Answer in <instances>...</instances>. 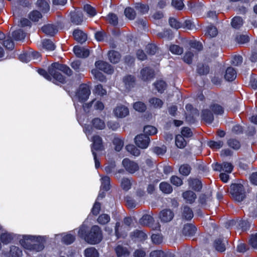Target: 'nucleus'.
Segmentation results:
<instances>
[{
  "mask_svg": "<svg viewBox=\"0 0 257 257\" xmlns=\"http://www.w3.org/2000/svg\"><path fill=\"white\" fill-rule=\"evenodd\" d=\"M122 165L125 171L131 174L136 173L140 169L139 165L137 162L128 158H125L122 160Z\"/></svg>",
  "mask_w": 257,
  "mask_h": 257,
  "instance_id": "nucleus-8",
  "label": "nucleus"
},
{
  "mask_svg": "<svg viewBox=\"0 0 257 257\" xmlns=\"http://www.w3.org/2000/svg\"><path fill=\"white\" fill-rule=\"evenodd\" d=\"M86 227L81 226L78 231L79 235L84 238L86 241L91 244H95L100 242L102 234L100 227L97 225L93 226L88 234L85 235Z\"/></svg>",
  "mask_w": 257,
  "mask_h": 257,
  "instance_id": "nucleus-3",
  "label": "nucleus"
},
{
  "mask_svg": "<svg viewBox=\"0 0 257 257\" xmlns=\"http://www.w3.org/2000/svg\"><path fill=\"white\" fill-rule=\"evenodd\" d=\"M123 82L127 89H130L134 86L135 83V78L131 75L125 77L123 79Z\"/></svg>",
  "mask_w": 257,
  "mask_h": 257,
  "instance_id": "nucleus-42",
  "label": "nucleus"
},
{
  "mask_svg": "<svg viewBox=\"0 0 257 257\" xmlns=\"http://www.w3.org/2000/svg\"><path fill=\"white\" fill-rule=\"evenodd\" d=\"M113 113L116 117L122 118L129 114V110L126 106L120 104L115 107Z\"/></svg>",
  "mask_w": 257,
  "mask_h": 257,
  "instance_id": "nucleus-13",
  "label": "nucleus"
},
{
  "mask_svg": "<svg viewBox=\"0 0 257 257\" xmlns=\"http://www.w3.org/2000/svg\"><path fill=\"white\" fill-rule=\"evenodd\" d=\"M183 216L184 218L188 220L191 219L193 218V212L189 207H184L183 210Z\"/></svg>",
  "mask_w": 257,
  "mask_h": 257,
  "instance_id": "nucleus-53",
  "label": "nucleus"
},
{
  "mask_svg": "<svg viewBox=\"0 0 257 257\" xmlns=\"http://www.w3.org/2000/svg\"><path fill=\"white\" fill-rule=\"evenodd\" d=\"M150 107L154 108H160L163 105V101L160 98L157 97H152L149 100Z\"/></svg>",
  "mask_w": 257,
  "mask_h": 257,
  "instance_id": "nucleus-25",
  "label": "nucleus"
},
{
  "mask_svg": "<svg viewBox=\"0 0 257 257\" xmlns=\"http://www.w3.org/2000/svg\"><path fill=\"white\" fill-rule=\"evenodd\" d=\"M73 37L75 40L80 43H83L87 40V35L82 31L79 29H76L73 33Z\"/></svg>",
  "mask_w": 257,
  "mask_h": 257,
  "instance_id": "nucleus-17",
  "label": "nucleus"
},
{
  "mask_svg": "<svg viewBox=\"0 0 257 257\" xmlns=\"http://www.w3.org/2000/svg\"><path fill=\"white\" fill-rule=\"evenodd\" d=\"M169 24L171 27L176 29L182 27V24L174 18H171L169 19Z\"/></svg>",
  "mask_w": 257,
  "mask_h": 257,
  "instance_id": "nucleus-63",
  "label": "nucleus"
},
{
  "mask_svg": "<svg viewBox=\"0 0 257 257\" xmlns=\"http://www.w3.org/2000/svg\"><path fill=\"white\" fill-rule=\"evenodd\" d=\"M230 194L233 199L236 201H242L245 197L243 185L240 183L232 184L230 186Z\"/></svg>",
  "mask_w": 257,
  "mask_h": 257,
  "instance_id": "nucleus-6",
  "label": "nucleus"
},
{
  "mask_svg": "<svg viewBox=\"0 0 257 257\" xmlns=\"http://www.w3.org/2000/svg\"><path fill=\"white\" fill-rule=\"evenodd\" d=\"M133 107L136 111L139 112H143L146 109V105L141 101L135 102L134 104Z\"/></svg>",
  "mask_w": 257,
  "mask_h": 257,
  "instance_id": "nucleus-57",
  "label": "nucleus"
},
{
  "mask_svg": "<svg viewBox=\"0 0 257 257\" xmlns=\"http://www.w3.org/2000/svg\"><path fill=\"white\" fill-rule=\"evenodd\" d=\"M243 24V19L240 17H234L231 21L232 27L235 29H239Z\"/></svg>",
  "mask_w": 257,
  "mask_h": 257,
  "instance_id": "nucleus-33",
  "label": "nucleus"
},
{
  "mask_svg": "<svg viewBox=\"0 0 257 257\" xmlns=\"http://www.w3.org/2000/svg\"><path fill=\"white\" fill-rule=\"evenodd\" d=\"M112 144L115 150L119 152L124 146V140L120 137H114L112 141Z\"/></svg>",
  "mask_w": 257,
  "mask_h": 257,
  "instance_id": "nucleus-22",
  "label": "nucleus"
},
{
  "mask_svg": "<svg viewBox=\"0 0 257 257\" xmlns=\"http://www.w3.org/2000/svg\"><path fill=\"white\" fill-rule=\"evenodd\" d=\"M183 198L189 203H193L196 198L195 194L191 191H186L183 194Z\"/></svg>",
  "mask_w": 257,
  "mask_h": 257,
  "instance_id": "nucleus-35",
  "label": "nucleus"
},
{
  "mask_svg": "<svg viewBox=\"0 0 257 257\" xmlns=\"http://www.w3.org/2000/svg\"><path fill=\"white\" fill-rule=\"evenodd\" d=\"M92 124L97 130H103L105 127V123L103 119L95 118L92 120Z\"/></svg>",
  "mask_w": 257,
  "mask_h": 257,
  "instance_id": "nucleus-28",
  "label": "nucleus"
},
{
  "mask_svg": "<svg viewBox=\"0 0 257 257\" xmlns=\"http://www.w3.org/2000/svg\"><path fill=\"white\" fill-rule=\"evenodd\" d=\"M25 36V34L21 30L15 31L12 34V37L16 41L22 40L24 39Z\"/></svg>",
  "mask_w": 257,
  "mask_h": 257,
  "instance_id": "nucleus-39",
  "label": "nucleus"
},
{
  "mask_svg": "<svg viewBox=\"0 0 257 257\" xmlns=\"http://www.w3.org/2000/svg\"><path fill=\"white\" fill-rule=\"evenodd\" d=\"M108 58L110 61L113 63L118 62L120 59V56L118 52L114 51H110L109 52Z\"/></svg>",
  "mask_w": 257,
  "mask_h": 257,
  "instance_id": "nucleus-31",
  "label": "nucleus"
},
{
  "mask_svg": "<svg viewBox=\"0 0 257 257\" xmlns=\"http://www.w3.org/2000/svg\"><path fill=\"white\" fill-rule=\"evenodd\" d=\"M56 237L57 238L62 237V241L66 244L72 243L75 240L74 236L71 234L63 233L57 235Z\"/></svg>",
  "mask_w": 257,
  "mask_h": 257,
  "instance_id": "nucleus-23",
  "label": "nucleus"
},
{
  "mask_svg": "<svg viewBox=\"0 0 257 257\" xmlns=\"http://www.w3.org/2000/svg\"><path fill=\"white\" fill-rule=\"evenodd\" d=\"M196 53V51L190 49L185 53L184 56V61L187 63H191L192 62V58Z\"/></svg>",
  "mask_w": 257,
  "mask_h": 257,
  "instance_id": "nucleus-34",
  "label": "nucleus"
},
{
  "mask_svg": "<svg viewBox=\"0 0 257 257\" xmlns=\"http://www.w3.org/2000/svg\"><path fill=\"white\" fill-rule=\"evenodd\" d=\"M223 142L220 140L217 141H210L208 142V146L213 149H219L223 146Z\"/></svg>",
  "mask_w": 257,
  "mask_h": 257,
  "instance_id": "nucleus-41",
  "label": "nucleus"
},
{
  "mask_svg": "<svg viewBox=\"0 0 257 257\" xmlns=\"http://www.w3.org/2000/svg\"><path fill=\"white\" fill-rule=\"evenodd\" d=\"M181 174L184 176H188L191 172V168L188 165H183L179 168Z\"/></svg>",
  "mask_w": 257,
  "mask_h": 257,
  "instance_id": "nucleus-60",
  "label": "nucleus"
},
{
  "mask_svg": "<svg viewBox=\"0 0 257 257\" xmlns=\"http://www.w3.org/2000/svg\"><path fill=\"white\" fill-rule=\"evenodd\" d=\"M29 18L33 22H37L42 18V15L38 11H33L29 14Z\"/></svg>",
  "mask_w": 257,
  "mask_h": 257,
  "instance_id": "nucleus-45",
  "label": "nucleus"
},
{
  "mask_svg": "<svg viewBox=\"0 0 257 257\" xmlns=\"http://www.w3.org/2000/svg\"><path fill=\"white\" fill-rule=\"evenodd\" d=\"M115 252L118 257H124L129 254L127 248L120 245H118L115 248Z\"/></svg>",
  "mask_w": 257,
  "mask_h": 257,
  "instance_id": "nucleus-32",
  "label": "nucleus"
},
{
  "mask_svg": "<svg viewBox=\"0 0 257 257\" xmlns=\"http://www.w3.org/2000/svg\"><path fill=\"white\" fill-rule=\"evenodd\" d=\"M1 231H2V232L0 235V239L4 244H7L10 243L16 237V234L3 230L2 226L0 225Z\"/></svg>",
  "mask_w": 257,
  "mask_h": 257,
  "instance_id": "nucleus-11",
  "label": "nucleus"
},
{
  "mask_svg": "<svg viewBox=\"0 0 257 257\" xmlns=\"http://www.w3.org/2000/svg\"><path fill=\"white\" fill-rule=\"evenodd\" d=\"M169 50L172 53L176 55H181L183 52V48L177 45H171Z\"/></svg>",
  "mask_w": 257,
  "mask_h": 257,
  "instance_id": "nucleus-49",
  "label": "nucleus"
},
{
  "mask_svg": "<svg viewBox=\"0 0 257 257\" xmlns=\"http://www.w3.org/2000/svg\"><path fill=\"white\" fill-rule=\"evenodd\" d=\"M154 76L153 71L149 68L146 67L141 71V77L144 81L148 80Z\"/></svg>",
  "mask_w": 257,
  "mask_h": 257,
  "instance_id": "nucleus-20",
  "label": "nucleus"
},
{
  "mask_svg": "<svg viewBox=\"0 0 257 257\" xmlns=\"http://www.w3.org/2000/svg\"><path fill=\"white\" fill-rule=\"evenodd\" d=\"M90 93V89L88 85L86 84L81 85L73 98L74 104L76 105L77 102L83 103L87 100Z\"/></svg>",
  "mask_w": 257,
  "mask_h": 257,
  "instance_id": "nucleus-7",
  "label": "nucleus"
},
{
  "mask_svg": "<svg viewBox=\"0 0 257 257\" xmlns=\"http://www.w3.org/2000/svg\"><path fill=\"white\" fill-rule=\"evenodd\" d=\"M71 21L75 25H80L83 22V15L82 12L79 10H76L70 13Z\"/></svg>",
  "mask_w": 257,
  "mask_h": 257,
  "instance_id": "nucleus-12",
  "label": "nucleus"
},
{
  "mask_svg": "<svg viewBox=\"0 0 257 257\" xmlns=\"http://www.w3.org/2000/svg\"><path fill=\"white\" fill-rule=\"evenodd\" d=\"M42 31L46 35L53 36L58 32L57 29L53 25L48 24L42 28Z\"/></svg>",
  "mask_w": 257,
  "mask_h": 257,
  "instance_id": "nucleus-24",
  "label": "nucleus"
},
{
  "mask_svg": "<svg viewBox=\"0 0 257 257\" xmlns=\"http://www.w3.org/2000/svg\"><path fill=\"white\" fill-rule=\"evenodd\" d=\"M150 141L149 137L143 134L138 135L135 138L136 145L142 149L148 148L150 144Z\"/></svg>",
  "mask_w": 257,
  "mask_h": 257,
  "instance_id": "nucleus-9",
  "label": "nucleus"
},
{
  "mask_svg": "<svg viewBox=\"0 0 257 257\" xmlns=\"http://www.w3.org/2000/svg\"><path fill=\"white\" fill-rule=\"evenodd\" d=\"M97 222L101 225H105L108 223L110 220V217L107 214H101L97 218Z\"/></svg>",
  "mask_w": 257,
  "mask_h": 257,
  "instance_id": "nucleus-37",
  "label": "nucleus"
},
{
  "mask_svg": "<svg viewBox=\"0 0 257 257\" xmlns=\"http://www.w3.org/2000/svg\"><path fill=\"white\" fill-rule=\"evenodd\" d=\"M158 92L162 93L166 88V84L164 81L160 80L154 84Z\"/></svg>",
  "mask_w": 257,
  "mask_h": 257,
  "instance_id": "nucleus-59",
  "label": "nucleus"
},
{
  "mask_svg": "<svg viewBox=\"0 0 257 257\" xmlns=\"http://www.w3.org/2000/svg\"><path fill=\"white\" fill-rule=\"evenodd\" d=\"M212 111L215 114H221L223 112L222 107L218 104L211 105L209 108L204 109L202 112L201 117L206 123H211L213 119L214 116Z\"/></svg>",
  "mask_w": 257,
  "mask_h": 257,
  "instance_id": "nucleus-5",
  "label": "nucleus"
},
{
  "mask_svg": "<svg viewBox=\"0 0 257 257\" xmlns=\"http://www.w3.org/2000/svg\"><path fill=\"white\" fill-rule=\"evenodd\" d=\"M96 68L104 71L108 74H111L113 72V69L111 66L105 62L103 61H97L95 63Z\"/></svg>",
  "mask_w": 257,
  "mask_h": 257,
  "instance_id": "nucleus-14",
  "label": "nucleus"
},
{
  "mask_svg": "<svg viewBox=\"0 0 257 257\" xmlns=\"http://www.w3.org/2000/svg\"><path fill=\"white\" fill-rule=\"evenodd\" d=\"M59 71L63 72L68 76L71 75L72 73V71L69 67L58 63L51 64L48 68L49 73L43 69H39L38 72L45 79L51 81L54 83L57 82L63 83L65 82V78Z\"/></svg>",
  "mask_w": 257,
  "mask_h": 257,
  "instance_id": "nucleus-1",
  "label": "nucleus"
},
{
  "mask_svg": "<svg viewBox=\"0 0 257 257\" xmlns=\"http://www.w3.org/2000/svg\"><path fill=\"white\" fill-rule=\"evenodd\" d=\"M154 219L150 214L144 215L140 220V222L141 224L148 225L155 229H159L160 226L158 224L155 227H153L152 223Z\"/></svg>",
  "mask_w": 257,
  "mask_h": 257,
  "instance_id": "nucleus-16",
  "label": "nucleus"
},
{
  "mask_svg": "<svg viewBox=\"0 0 257 257\" xmlns=\"http://www.w3.org/2000/svg\"><path fill=\"white\" fill-rule=\"evenodd\" d=\"M132 186L131 180L127 178H123L121 181V186L124 190H128Z\"/></svg>",
  "mask_w": 257,
  "mask_h": 257,
  "instance_id": "nucleus-48",
  "label": "nucleus"
},
{
  "mask_svg": "<svg viewBox=\"0 0 257 257\" xmlns=\"http://www.w3.org/2000/svg\"><path fill=\"white\" fill-rule=\"evenodd\" d=\"M227 144L229 147L234 150H237L240 147V143L236 140L233 139H230L228 140Z\"/></svg>",
  "mask_w": 257,
  "mask_h": 257,
  "instance_id": "nucleus-55",
  "label": "nucleus"
},
{
  "mask_svg": "<svg viewBox=\"0 0 257 257\" xmlns=\"http://www.w3.org/2000/svg\"><path fill=\"white\" fill-rule=\"evenodd\" d=\"M144 132L146 134L151 136L155 135L157 132V130L153 126L147 125L144 127Z\"/></svg>",
  "mask_w": 257,
  "mask_h": 257,
  "instance_id": "nucleus-58",
  "label": "nucleus"
},
{
  "mask_svg": "<svg viewBox=\"0 0 257 257\" xmlns=\"http://www.w3.org/2000/svg\"><path fill=\"white\" fill-rule=\"evenodd\" d=\"M83 131L87 139L92 143L91 145V152L92 153H95V151H102L104 150V148L102 143V138L97 135L91 137L93 131L91 126L89 125H85Z\"/></svg>",
  "mask_w": 257,
  "mask_h": 257,
  "instance_id": "nucleus-4",
  "label": "nucleus"
},
{
  "mask_svg": "<svg viewBox=\"0 0 257 257\" xmlns=\"http://www.w3.org/2000/svg\"><path fill=\"white\" fill-rule=\"evenodd\" d=\"M73 51L75 54L78 57L80 58L87 57L89 54V52L88 49L78 46L74 47Z\"/></svg>",
  "mask_w": 257,
  "mask_h": 257,
  "instance_id": "nucleus-18",
  "label": "nucleus"
},
{
  "mask_svg": "<svg viewBox=\"0 0 257 257\" xmlns=\"http://www.w3.org/2000/svg\"><path fill=\"white\" fill-rule=\"evenodd\" d=\"M85 257H99L97 250L93 247L87 248L84 252Z\"/></svg>",
  "mask_w": 257,
  "mask_h": 257,
  "instance_id": "nucleus-30",
  "label": "nucleus"
},
{
  "mask_svg": "<svg viewBox=\"0 0 257 257\" xmlns=\"http://www.w3.org/2000/svg\"><path fill=\"white\" fill-rule=\"evenodd\" d=\"M196 231V228L193 225L187 224L184 225L182 233L186 236H193Z\"/></svg>",
  "mask_w": 257,
  "mask_h": 257,
  "instance_id": "nucleus-19",
  "label": "nucleus"
},
{
  "mask_svg": "<svg viewBox=\"0 0 257 257\" xmlns=\"http://www.w3.org/2000/svg\"><path fill=\"white\" fill-rule=\"evenodd\" d=\"M37 5L44 12H48L50 9L49 4L44 0L37 1Z\"/></svg>",
  "mask_w": 257,
  "mask_h": 257,
  "instance_id": "nucleus-52",
  "label": "nucleus"
},
{
  "mask_svg": "<svg viewBox=\"0 0 257 257\" xmlns=\"http://www.w3.org/2000/svg\"><path fill=\"white\" fill-rule=\"evenodd\" d=\"M91 73L94 77L95 79H97V80L101 82H104L105 81V78L104 76L98 70L93 69L91 71Z\"/></svg>",
  "mask_w": 257,
  "mask_h": 257,
  "instance_id": "nucleus-51",
  "label": "nucleus"
},
{
  "mask_svg": "<svg viewBox=\"0 0 257 257\" xmlns=\"http://www.w3.org/2000/svg\"><path fill=\"white\" fill-rule=\"evenodd\" d=\"M226 243V239L218 238L214 241V246L217 251L222 252L225 250Z\"/></svg>",
  "mask_w": 257,
  "mask_h": 257,
  "instance_id": "nucleus-21",
  "label": "nucleus"
},
{
  "mask_svg": "<svg viewBox=\"0 0 257 257\" xmlns=\"http://www.w3.org/2000/svg\"><path fill=\"white\" fill-rule=\"evenodd\" d=\"M10 253L12 257H21L23 254L22 250L16 246L11 247Z\"/></svg>",
  "mask_w": 257,
  "mask_h": 257,
  "instance_id": "nucleus-38",
  "label": "nucleus"
},
{
  "mask_svg": "<svg viewBox=\"0 0 257 257\" xmlns=\"http://www.w3.org/2000/svg\"><path fill=\"white\" fill-rule=\"evenodd\" d=\"M236 77L235 70L232 67H228L225 72L224 78L227 81H232Z\"/></svg>",
  "mask_w": 257,
  "mask_h": 257,
  "instance_id": "nucleus-27",
  "label": "nucleus"
},
{
  "mask_svg": "<svg viewBox=\"0 0 257 257\" xmlns=\"http://www.w3.org/2000/svg\"><path fill=\"white\" fill-rule=\"evenodd\" d=\"M42 45L44 48L49 51H53L55 49L54 44L50 40H44L42 41Z\"/></svg>",
  "mask_w": 257,
  "mask_h": 257,
  "instance_id": "nucleus-44",
  "label": "nucleus"
},
{
  "mask_svg": "<svg viewBox=\"0 0 257 257\" xmlns=\"http://www.w3.org/2000/svg\"><path fill=\"white\" fill-rule=\"evenodd\" d=\"M170 182L176 186H180L183 184L182 179L177 176H172L170 178Z\"/></svg>",
  "mask_w": 257,
  "mask_h": 257,
  "instance_id": "nucleus-64",
  "label": "nucleus"
},
{
  "mask_svg": "<svg viewBox=\"0 0 257 257\" xmlns=\"http://www.w3.org/2000/svg\"><path fill=\"white\" fill-rule=\"evenodd\" d=\"M93 92L101 96L105 95L107 93L106 90L103 88L101 84H98L95 86Z\"/></svg>",
  "mask_w": 257,
  "mask_h": 257,
  "instance_id": "nucleus-46",
  "label": "nucleus"
},
{
  "mask_svg": "<svg viewBox=\"0 0 257 257\" xmlns=\"http://www.w3.org/2000/svg\"><path fill=\"white\" fill-rule=\"evenodd\" d=\"M124 14L126 18L130 20H133L136 16V13L134 10L131 8H127L124 10Z\"/></svg>",
  "mask_w": 257,
  "mask_h": 257,
  "instance_id": "nucleus-61",
  "label": "nucleus"
},
{
  "mask_svg": "<svg viewBox=\"0 0 257 257\" xmlns=\"http://www.w3.org/2000/svg\"><path fill=\"white\" fill-rule=\"evenodd\" d=\"M212 198L210 194L207 195H202L199 198V201L202 205H206L209 204Z\"/></svg>",
  "mask_w": 257,
  "mask_h": 257,
  "instance_id": "nucleus-56",
  "label": "nucleus"
},
{
  "mask_svg": "<svg viewBox=\"0 0 257 257\" xmlns=\"http://www.w3.org/2000/svg\"><path fill=\"white\" fill-rule=\"evenodd\" d=\"M19 243L27 254L42 251L44 248V236L23 235H19Z\"/></svg>",
  "mask_w": 257,
  "mask_h": 257,
  "instance_id": "nucleus-2",
  "label": "nucleus"
},
{
  "mask_svg": "<svg viewBox=\"0 0 257 257\" xmlns=\"http://www.w3.org/2000/svg\"><path fill=\"white\" fill-rule=\"evenodd\" d=\"M128 228L125 225H120L119 222H116L115 226V233L117 238L121 236L124 237L123 232Z\"/></svg>",
  "mask_w": 257,
  "mask_h": 257,
  "instance_id": "nucleus-26",
  "label": "nucleus"
},
{
  "mask_svg": "<svg viewBox=\"0 0 257 257\" xmlns=\"http://www.w3.org/2000/svg\"><path fill=\"white\" fill-rule=\"evenodd\" d=\"M249 38L246 35H239L236 36L235 41L240 44H244L249 42Z\"/></svg>",
  "mask_w": 257,
  "mask_h": 257,
  "instance_id": "nucleus-47",
  "label": "nucleus"
},
{
  "mask_svg": "<svg viewBox=\"0 0 257 257\" xmlns=\"http://www.w3.org/2000/svg\"><path fill=\"white\" fill-rule=\"evenodd\" d=\"M126 151L135 156H138L140 154V151L133 145L126 146Z\"/></svg>",
  "mask_w": 257,
  "mask_h": 257,
  "instance_id": "nucleus-43",
  "label": "nucleus"
},
{
  "mask_svg": "<svg viewBox=\"0 0 257 257\" xmlns=\"http://www.w3.org/2000/svg\"><path fill=\"white\" fill-rule=\"evenodd\" d=\"M175 144L178 148L183 149L186 146L187 142L185 138L179 134L176 136Z\"/></svg>",
  "mask_w": 257,
  "mask_h": 257,
  "instance_id": "nucleus-29",
  "label": "nucleus"
},
{
  "mask_svg": "<svg viewBox=\"0 0 257 257\" xmlns=\"http://www.w3.org/2000/svg\"><path fill=\"white\" fill-rule=\"evenodd\" d=\"M174 213L170 209H164L160 213V218L161 221L168 222L172 220L174 217Z\"/></svg>",
  "mask_w": 257,
  "mask_h": 257,
  "instance_id": "nucleus-15",
  "label": "nucleus"
},
{
  "mask_svg": "<svg viewBox=\"0 0 257 257\" xmlns=\"http://www.w3.org/2000/svg\"><path fill=\"white\" fill-rule=\"evenodd\" d=\"M92 107L95 110H102L103 109L104 106L102 102L96 99L93 100L90 103L83 104V108L85 112L88 111L89 108Z\"/></svg>",
  "mask_w": 257,
  "mask_h": 257,
  "instance_id": "nucleus-10",
  "label": "nucleus"
},
{
  "mask_svg": "<svg viewBox=\"0 0 257 257\" xmlns=\"http://www.w3.org/2000/svg\"><path fill=\"white\" fill-rule=\"evenodd\" d=\"M182 27L190 30H196L197 29L195 23L190 20L185 21L184 23L182 24Z\"/></svg>",
  "mask_w": 257,
  "mask_h": 257,
  "instance_id": "nucleus-50",
  "label": "nucleus"
},
{
  "mask_svg": "<svg viewBox=\"0 0 257 257\" xmlns=\"http://www.w3.org/2000/svg\"><path fill=\"white\" fill-rule=\"evenodd\" d=\"M101 188L105 191H107L110 187V178L108 176L102 177L101 178Z\"/></svg>",
  "mask_w": 257,
  "mask_h": 257,
  "instance_id": "nucleus-40",
  "label": "nucleus"
},
{
  "mask_svg": "<svg viewBox=\"0 0 257 257\" xmlns=\"http://www.w3.org/2000/svg\"><path fill=\"white\" fill-rule=\"evenodd\" d=\"M159 187L161 191L165 194H170L173 191L172 186L167 182H163L161 183Z\"/></svg>",
  "mask_w": 257,
  "mask_h": 257,
  "instance_id": "nucleus-36",
  "label": "nucleus"
},
{
  "mask_svg": "<svg viewBox=\"0 0 257 257\" xmlns=\"http://www.w3.org/2000/svg\"><path fill=\"white\" fill-rule=\"evenodd\" d=\"M217 33L218 31L216 27L213 26H209L207 27L206 34L209 37H214L217 35Z\"/></svg>",
  "mask_w": 257,
  "mask_h": 257,
  "instance_id": "nucleus-54",
  "label": "nucleus"
},
{
  "mask_svg": "<svg viewBox=\"0 0 257 257\" xmlns=\"http://www.w3.org/2000/svg\"><path fill=\"white\" fill-rule=\"evenodd\" d=\"M84 10L90 17H94L96 14V12L94 8L89 5L84 6Z\"/></svg>",
  "mask_w": 257,
  "mask_h": 257,
  "instance_id": "nucleus-62",
  "label": "nucleus"
}]
</instances>
